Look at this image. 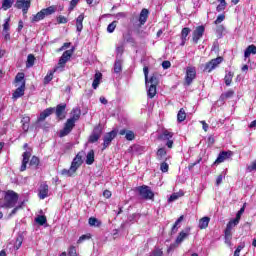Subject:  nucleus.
Returning a JSON list of instances; mask_svg holds the SVG:
<instances>
[{
	"label": "nucleus",
	"instance_id": "37998d69",
	"mask_svg": "<svg viewBox=\"0 0 256 256\" xmlns=\"http://www.w3.org/2000/svg\"><path fill=\"white\" fill-rule=\"evenodd\" d=\"M56 71H50L47 73V75L44 78V85H49V83H51V81H53V73H55Z\"/></svg>",
	"mask_w": 256,
	"mask_h": 256
},
{
	"label": "nucleus",
	"instance_id": "5fc2aeb1",
	"mask_svg": "<svg viewBox=\"0 0 256 256\" xmlns=\"http://www.w3.org/2000/svg\"><path fill=\"white\" fill-rule=\"evenodd\" d=\"M225 21V15L220 14L217 19L214 21L215 25H219V23H223Z\"/></svg>",
	"mask_w": 256,
	"mask_h": 256
},
{
	"label": "nucleus",
	"instance_id": "58836bf2",
	"mask_svg": "<svg viewBox=\"0 0 256 256\" xmlns=\"http://www.w3.org/2000/svg\"><path fill=\"white\" fill-rule=\"evenodd\" d=\"M233 72H228L226 73L225 77H224V81H225V85L227 87H229V85H231L232 81H233Z\"/></svg>",
	"mask_w": 256,
	"mask_h": 256
},
{
	"label": "nucleus",
	"instance_id": "4c0bfd02",
	"mask_svg": "<svg viewBox=\"0 0 256 256\" xmlns=\"http://www.w3.org/2000/svg\"><path fill=\"white\" fill-rule=\"evenodd\" d=\"M88 223L90 227H99L101 225V221L95 217H90Z\"/></svg>",
	"mask_w": 256,
	"mask_h": 256
},
{
	"label": "nucleus",
	"instance_id": "aec40b11",
	"mask_svg": "<svg viewBox=\"0 0 256 256\" xmlns=\"http://www.w3.org/2000/svg\"><path fill=\"white\" fill-rule=\"evenodd\" d=\"M156 159L158 161H167V150L165 148H159L156 153Z\"/></svg>",
	"mask_w": 256,
	"mask_h": 256
},
{
	"label": "nucleus",
	"instance_id": "3c124183",
	"mask_svg": "<svg viewBox=\"0 0 256 256\" xmlns=\"http://www.w3.org/2000/svg\"><path fill=\"white\" fill-rule=\"evenodd\" d=\"M21 245H23V239L21 237H18L16 239L15 245H14V249L17 251L21 248Z\"/></svg>",
	"mask_w": 256,
	"mask_h": 256
},
{
	"label": "nucleus",
	"instance_id": "393cba45",
	"mask_svg": "<svg viewBox=\"0 0 256 256\" xmlns=\"http://www.w3.org/2000/svg\"><path fill=\"white\" fill-rule=\"evenodd\" d=\"M251 55H256V46L253 44L249 45L244 52L245 59H249Z\"/></svg>",
	"mask_w": 256,
	"mask_h": 256
},
{
	"label": "nucleus",
	"instance_id": "a878e982",
	"mask_svg": "<svg viewBox=\"0 0 256 256\" xmlns=\"http://www.w3.org/2000/svg\"><path fill=\"white\" fill-rule=\"evenodd\" d=\"M101 79H103V74H101V72H96L94 75L93 83H92L93 89H97V87H99V84L101 83Z\"/></svg>",
	"mask_w": 256,
	"mask_h": 256
},
{
	"label": "nucleus",
	"instance_id": "a211bd4d",
	"mask_svg": "<svg viewBox=\"0 0 256 256\" xmlns=\"http://www.w3.org/2000/svg\"><path fill=\"white\" fill-rule=\"evenodd\" d=\"M38 195L40 199H46V197H49V185L47 184L40 185Z\"/></svg>",
	"mask_w": 256,
	"mask_h": 256
},
{
	"label": "nucleus",
	"instance_id": "6e6552de",
	"mask_svg": "<svg viewBox=\"0 0 256 256\" xmlns=\"http://www.w3.org/2000/svg\"><path fill=\"white\" fill-rule=\"evenodd\" d=\"M31 7V0H17L15 4L16 9H22L23 15H27V11Z\"/></svg>",
	"mask_w": 256,
	"mask_h": 256
},
{
	"label": "nucleus",
	"instance_id": "338daca9",
	"mask_svg": "<svg viewBox=\"0 0 256 256\" xmlns=\"http://www.w3.org/2000/svg\"><path fill=\"white\" fill-rule=\"evenodd\" d=\"M3 31H4V32L9 31V19H7V20L5 21V23L3 24Z\"/></svg>",
	"mask_w": 256,
	"mask_h": 256
},
{
	"label": "nucleus",
	"instance_id": "a19ab883",
	"mask_svg": "<svg viewBox=\"0 0 256 256\" xmlns=\"http://www.w3.org/2000/svg\"><path fill=\"white\" fill-rule=\"evenodd\" d=\"M124 43H131L132 45H135V38L131 36L130 33L123 35Z\"/></svg>",
	"mask_w": 256,
	"mask_h": 256
},
{
	"label": "nucleus",
	"instance_id": "79ce46f5",
	"mask_svg": "<svg viewBox=\"0 0 256 256\" xmlns=\"http://www.w3.org/2000/svg\"><path fill=\"white\" fill-rule=\"evenodd\" d=\"M219 5L216 7V11L221 13V11H225L227 7V2L225 0H219Z\"/></svg>",
	"mask_w": 256,
	"mask_h": 256
},
{
	"label": "nucleus",
	"instance_id": "4468645a",
	"mask_svg": "<svg viewBox=\"0 0 256 256\" xmlns=\"http://www.w3.org/2000/svg\"><path fill=\"white\" fill-rule=\"evenodd\" d=\"M25 95V82H22L20 86L14 91L12 94L13 101H17L20 97H23Z\"/></svg>",
	"mask_w": 256,
	"mask_h": 256
},
{
	"label": "nucleus",
	"instance_id": "49530a36",
	"mask_svg": "<svg viewBox=\"0 0 256 256\" xmlns=\"http://www.w3.org/2000/svg\"><path fill=\"white\" fill-rule=\"evenodd\" d=\"M35 222L38 225H45V223H47V217H45L44 215H40L35 218Z\"/></svg>",
	"mask_w": 256,
	"mask_h": 256
},
{
	"label": "nucleus",
	"instance_id": "bf43d9fd",
	"mask_svg": "<svg viewBox=\"0 0 256 256\" xmlns=\"http://www.w3.org/2000/svg\"><path fill=\"white\" fill-rule=\"evenodd\" d=\"M67 18L65 17V16H58L57 17V22L59 23V24H64V23H67Z\"/></svg>",
	"mask_w": 256,
	"mask_h": 256
},
{
	"label": "nucleus",
	"instance_id": "473e14b6",
	"mask_svg": "<svg viewBox=\"0 0 256 256\" xmlns=\"http://www.w3.org/2000/svg\"><path fill=\"white\" fill-rule=\"evenodd\" d=\"M245 213V207H242L236 214V219L230 220L234 225H239V221H241V215Z\"/></svg>",
	"mask_w": 256,
	"mask_h": 256
},
{
	"label": "nucleus",
	"instance_id": "c85d7f7f",
	"mask_svg": "<svg viewBox=\"0 0 256 256\" xmlns=\"http://www.w3.org/2000/svg\"><path fill=\"white\" fill-rule=\"evenodd\" d=\"M209 221H211V218L205 216L202 219L199 220V229H207L209 227Z\"/></svg>",
	"mask_w": 256,
	"mask_h": 256
},
{
	"label": "nucleus",
	"instance_id": "09e8293b",
	"mask_svg": "<svg viewBox=\"0 0 256 256\" xmlns=\"http://www.w3.org/2000/svg\"><path fill=\"white\" fill-rule=\"evenodd\" d=\"M143 71H144L146 87H149V68L147 66H145L143 68Z\"/></svg>",
	"mask_w": 256,
	"mask_h": 256
},
{
	"label": "nucleus",
	"instance_id": "ddd939ff",
	"mask_svg": "<svg viewBox=\"0 0 256 256\" xmlns=\"http://www.w3.org/2000/svg\"><path fill=\"white\" fill-rule=\"evenodd\" d=\"M101 133H102L101 127L96 126L89 137V143H97L101 138Z\"/></svg>",
	"mask_w": 256,
	"mask_h": 256
},
{
	"label": "nucleus",
	"instance_id": "423d86ee",
	"mask_svg": "<svg viewBox=\"0 0 256 256\" xmlns=\"http://www.w3.org/2000/svg\"><path fill=\"white\" fill-rule=\"evenodd\" d=\"M235 222H232L231 220L228 222L226 229L224 231V239H225V244L228 245V247H231V240L233 239V227H236Z\"/></svg>",
	"mask_w": 256,
	"mask_h": 256
},
{
	"label": "nucleus",
	"instance_id": "052dcab7",
	"mask_svg": "<svg viewBox=\"0 0 256 256\" xmlns=\"http://www.w3.org/2000/svg\"><path fill=\"white\" fill-rule=\"evenodd\" d=\"M77 3H79V0H71L69 10L73 11V9H75V7H77Z\"/></svg>",
	"mask_w": 256,
	"mask_h": 256
},
{
	"label": "nucleus",
	"instance_id": "1a4fd4ad",
	"mask_svg": "<svg viewBox=\"0 0 256 256\" xmlns=\"http://www.w3.org/2000/svg\"><path fill=\"white\" fill-rule=\"evenodd\" d=\"M223 62L222 57H217L216 59H212L210 62L205 64L204 71H207L208 73H211L213 69H216L220 63Z\"/></svg>",
	"mask_w": 256,
	"mask_h": 256
},
{
	"label": "nucleus",
	"instance_id": "0e129e2a",
	"mask_svg": "<svg viewBox=\"0 0 256 256\" xmlns=\"http://www.w3.org/2000/svg\"><path fill=\"white\" fill-rule=\"evenodd\" d=\"M162 67H163V69H169V67H171V62L170 61H163L162 62Z\"/></svg>",
	"mask_w": 256,
	"mask_h": 256
},
{
	"label": "nucleus",
	"instance_id": "0eeeda50",
	"mask_svg": "<svg viewBox=\"0 0 256 256\" xmlns=\"http://www.w3.org/2000/svg\"><path fill=\"white\" fill-rule=\"evenodd\" d=\"M197 77V70L193 66H189L186 68V76H185V83L186 85H191L193 80Z\"/></svg>",
	"mask_w": 256,
	"mask_h": 256
},
{
	"label": "nucleus",
	"instance_id": "de8ad7c7",
	"mask_svg": "<svg viewBox=\"0 0 256 256\" xmlns=\"http://www.w3.org/2000/svg\"><path fill=\"white\" fill-rule=\"evenodd\" d=\"M121 71H122L121 60H116L114 64V73H121Z\"/></svg>",
	"mask_w": 256,
	"mask_h": 256
},
{
	"label": "nucleus",
	"instance_id": "bb28decb",
	"mask_svg": "<svg viewBox=\"0 0 256 256\" xmlns=\"http://www.w3.org/2000/svg\"><path fill=\"white\" fill-rule=\"evenodd\" d=\"M83 19H85V16L83 14H80L76 19V30L78 33H81L83 31Z\"/></svg>",
	"mask_w": 256,
	"mask_h": 256
},
{
	"label": "nucleus",
	"instance_id": "b1692460",
	"mask_svg": "<svg viewBox=\"0 0 256 256\" xmlns=\"http://www.w3.org/2000/svg\"><path fill=\"white\" fill-rule=\"evenodd\" d=\"M119 135H125V139H127V141H133V139H135V133H133L131 130L127 131L122 129L119 131Z\"/></svg>",
	"mask_w": 256,
	"mask_h": 256
},
{
	"label": "nucleus",
	"instance_id": "412c9836",
	"mask_svg": "<svg viewBox=\"0 0 256 256\" xmlns=\"http://www.w3.org/2000/svg\"><path fill=\"white\" fill-rule=\"evenodd\" d=\"M159 141H169L173 139V132H169L168 130H164L162 134L158 136Z\"/></svg>",
	"mask_w": 256,
	"mask_h": 256
},
{
	"label": "nucleus",
	"instance_id": "f704fd0d",
	"mask_svg": "<svg viewBox=\"0 0 256 256\" xmlns=\"http://www.w3.org/2000/svg\"><path fill=\"white\" fill-rule=\"evenodd\" d=\"M13 3H15V0H3L2 9L4 11H7V9H11V7H13Z\"/></svg>",
	"mask_w": 256,
	"mask_h": 256
},
{
	"label": "nucleus",
	"instance_id": "c756f323",
	"mask_svg": "<svg viewBox=\"0 0 256 256\" xmlns=\"http://www.w3.org/2000/svg\"><path fill=\"white\" fill-rule=\"evenodd\" d=\"M95 162V152L90 150L86 156V165H93Z\"/></svg>",
	"mask_w": 256,
	"mask_h": 256
},
{
	"label": "nucleus",
	"instance_id": "7ed1b4c3",
	"mask_svg": "<svg viewBox=\"0 0 256 256\" xmlns=\"http://www.w3.org/2000/svg\"><path fill=\"white\" fill-rule=\"evenodd\" d=\"M4 201V207L7 209H13V207H15L17 204V201H19V195H17V193H15L13 190H9L6 192Z\"/></svg>",
	"mask_w": 256,
	"mask_h": 256
},
{
	"label": "nucleus",
	"instance_id": "f8f14e48",
	"mask_svg": "<svg viewBox=\"0 0 256 256\" xmlns=\"http://www.w3.org/2000/svg\"><path fill=\"white\" fill-rule=\"evenodd\" d=\"M83 157H85V152L81 151L73 159L71 165L76 171L83 165Z\"/></svg>",
	"mask_w": 256,
	"mask_h": 256
},
{
	"label": "nucleus",
	"instance_id": "f3484780",
	"mask_svg": "<svg viewBox=\"0 0 256 256\" xmlns=\"http://www.w3.org/2000/svg\"><path fill=\"white\" fill-rule=\"evenodd\" d=\"M53 113H55V108L50 107V108L45 109L44 111H42L40 113V116L37 119L38 123L45 121V118L49 117L50 115H53Z\"/></svg>",
	"mask_w": 256,
	"mask_h": 256
},
{
	"label": "nucleus",
	"instance_id": "5701e85b",
	"mask_svg": "<svg viewBox=\"0 0 256 256\" xmlns=\"http://www.w3.org/2000/svg\"><path fill=\"white\" fill-rule=\"evenodd\" d=\"M149 17V10L147 9H142L140 16H139V22L140 25H145V23H147V19Z\"/></svg>",
	"mask_w": 256,
	"mask_h": 256
},
{
	"label": "nucleus",
	"instance_id": "9d476101",
	"mask_svg": "<svg viewBox=\"0 0 256 256\" xmlns=\"http://www.w3.org/2000/svg\"><path fill=\"white\" fill-rule=\"evenodd\" d=\"M231 157H233L232 151H222L219 153L217 159L214 162V165H219V164L227 161V159H231Z\"/></svg>",
	"mask_w": 256,
	"mask_h": 256
},
{
	"label": "nucleus",
	"instance_id": "6e6d98bb",
	"mask_svg": "<svg viewBox=\"0 0 256 256\" xmlns=\"http://www.w3.org/2000/svg\"><path fill=\"white\" fill-rule=\"evenodd\" d=\"M87 239H91V235L86 234V235L80 236L77 243H83V241H87Z\"/></svg>",
	"mask_w": 256,
	"mask_h": 256
},
{
	"label": "nucleus",
	"instance_id": "a18cd8bd",
	"mask_svg": "<svg viewBox=\"0 0 256 256\" xmlns=\"http://www.w3.org/2000/svg\"><path fill=\"white\" fill-rule=\"evenodd\" d=\"M42 13H44V17H47L48 15H53V13H55V7L50 6L48 8L42 9Z\"/></svg>",
	"mask_w": 256,
	"mask_h": 256
},
{
	"label": "nucleus",
	"instance_id": "c03bdc74",
	"mask_svg": "<svg viewBox=\"0 0 256 256\" xmlns=\"http://www.w3.org/2000/svg\"><path fill=\"white\" fill-rule=\"evenodd\" d=\"M15 83L22 85V83H25V74L24 73H18L15 77Z\"/></svg>",
	"mask_w": 256,
	"mask_h": 256
},
{
	"label": "nucleus",
	"instance_id": "864d4df0",
	"mask_svg": "<svg viewBox=\"0 0 256 256\" xmlns=\"http://www.w3.org/2000/svg\"><path fill=\"white\" fill-rule=\"evenodd\" d=\"M160 170L162 173H167V171H169V164H167V162H162L160 164Z\"/></svg>",
	"mask_w": 256,
	"mask_h": 256
},
{
	"label": "nucleus",
	"instance_id": "2eb2a0df",
	"mask_svg": "<svg viewBox=\"0 0 256 256\" xmlns=\"http://www.w3.org/2000/svg\"><path fill=\"white\" fill-rule=\"evenodd\" d=\"M203 33H205V27L204 26H198L193 32V42L199 43V39L203 37Z\"/></svg>",
	"mask_w": 256,
	"mask_h": 256
},
{
	"label": "nucleus",
	"instance_id": "9b49d317",
	"mask_svg": "<svg viewBox=\"0 0 256 256\" xmlns=\"http://www.w3.org/2000/svg\"><path fill=\"white\" fill-rule=\"evenodd\" d=\"M115 137H117V131L112 130L111 132L107 133L104 136V143H103V151L104 149H106L107 147H109L111 145V142L113 141V139H115Z\"/></svg>",
	"mask_w": 256,
	"mask_h": 256
},
{
	"label": "nucleus",
	"instance_id": "39448f33",
	"mask_svg": "<svg viewBox=\"0 0 256 256\" xmlns=\"http://www.w3.org/2000/svg\"><path fill=\"white\" fill-rule=\"evenodd\" d=\"M72 56H73V49L66 50L60 57L58 62V67L54 68V71H59V69L60 71H63V68L67 64V61H69V59H71Z\"/></svg>",
	"mask_w": 256,
	"mask_h": 256
},
{
	"label": "nucleus",
	"instance_id": "680f3d73",
	"mask_svg": "<svg viewBox=\"0 0 256 256\" xmlns=\"http://www.w3.org/2000/svg\"><path fill=\"white\" fill-rule=\"evenodd\" d=\"M21 123L25 124V125L29 124V123H31V118L29 116H24V117H22Z\"/></svg>",
	"mask_w": 256,
	"mask_h": 256
},
{
	"label": "nucleus",
	"instance_id": "13d9d810",
	"mask_svg": "<svg viewBox=\"0 0 256 256\" xmlns=\"http://www.w3.org/2000/svg\"><path fill=\"white\" fill-rule=\"evenodd\" d=\"M30 165H39V158L37 156H33L30 160Z\"/></svg>",
	"mask_w": 256,
	"mask_h": 256
},
{
	"label": "nucleus",
	"instance_id": "8fccbe9b",
	"mask_svg": "<svg viewBox=\"0 0 256 256\" xmlns=\"http://www.w3.org/2000/svg\"><path fill=\"white\" fill-rule=\"evenodd\" d=\"M115 29H117V21H113L112 23H110L107 27V31L109 33H113L115 31Z\"/></svg>",
	"mask_w": 256,
	"mask_h": 256
},
{
	"label": "nucleus",
	"instance_id": "e433bc0d",
	"mask_svg": "<svg viewBox=\"0 0 256 256\" xmlns=\"http://www.w3.org/2000/svg\"><path fill=\"white\" fill-rule=\"evenodd\" d=\"M177 119L179 123H183L185 119H187V113H185V109L181 108L177 114Z\"/></svg>",
	"mask_w": 256,
	"mask_h": 256
},
{
	"label": "nucleus",
	"instance_id": "f257e3e1",
	"mask_svg": "<svg viewBox=\"0 0 256 256\" xmlns=\"http://www.w3.org/2000/svg\"><path fill=\"white\" fill-rule=\"evenodd\" d=\"M71 117L66 121L64 128L60 131L59 137H67L73 128L75 127V122L79 121L81 118V109L73 108L71 111Z\"/></svg>",
	"mask_w": 256,
	"mask_h": 256
},
{
	"label": "nucleus",
	"instance_id": "ea45409f",
	"mask_svg": "<svg viewBox=\"0 0 256 256\" xmlns=\"http://www.w3.org/2000/svg\"><path fill=\"white\" fill-rule=\"evenodd\" d=\"M35 65V56L33 54H29L26 61V67L30 68Z\"/></svg>",
	"mask_w": 256,
	"mask_h": 256
},
{
	"label": "nucleus",
	"instance_id": "72a5a7b5",
	"mask_svg": "<svg viewBox=\"0 0 256 256\" xmlns=\"http://www.w3.org/2000/svg\"><path fill=\"white\" fill-rule=\"evenodd\" d=\"M183 192H175L168 198V203H173L174 201H177L180 197H183Z\"/></svg>",
	"mask_w": 256,
	"mask_h": 256
},
{
	"label": "nucleus",
	"instance_id": "20e7f679",
	"mask_svg": "<svg viewBox=\"0 0 256 256\" xmlns=\"http://www.w3.org/2000/svg\"><path fill=\"white\" fill-rule=\"evenodd\" d=\"M136 191L139 193L141 199L149 200L155 197V193H153L151 188L147 185L137 187Z\"/></svg>",
	"mask_w": 256,
	"mask_h": 256
},
{
	"label": "nucleus",
	"instance_id": "e2e57ef3",
	"mask_svg": "<svg viewBox=\"0 0 256 256\" xmlns=\"http://www.w3.org/2000/svg\"><path fill=\"white\" fill-rule=\"evenodd\" d=\"M123 51H125V48L123 46H118L116 48L117 55H123Z\"/></svg>",
	"mask_w": 256,
	"mask_h": 256
},
{
	"label": "nucleus",
	"instance_id": "f03ea898",
	"mask_svg": "<svg viewBox=\"0 0 256 256\" xmlns=\"http://www.w3.org/2000/svg\"><path fill=\"white\" fill-rule=\"evenodd\" d=\"M150 84L147 95L149 99H153L157 95V85H159V75L157 73L152 74V76L149 79Z\"/></svg>",
	"mask_w": 256,
	"mask_h": 256
},
{
	"label": "nucleus",
	"instance_id": "603ef678",
	"mask_svg": "<svg viewBox=\"0 0 256 256\" xmlns=\"http://www.w3.org/2000/svg\"><path fill=\"white\" fill-rule=\"evenodd\" d=\"M181 221H183V216H180L176 222L174 223L173 227H172V233H175L177 231V226L179 225V223H181Z\"/></svg>",
	"mask_w": 256,
	"mask_h": 256
},
{
	"label": "nucleus",
	"instance_id": "69168bd1",
	"mask_svg": "<svg viewBox=\"0 0 256 256\" xmlns=\"http://www.w3.org/2000/svg\"><path fill=\"white\" fill-rule=\"evenodd\" d=\"M152 256H163V251L156 249L153 251Z\"/></svg>",
	"mask_w": 256,
	"mask_h": 256
},
{
	"label": "nucleus",
	"instance_id": "6ab92c4d",
	"mask_svg": "<svg viewBox=\"0 0 256 256\" xmlns=\"http://www.w3.org/2000/svg\"><path fill=\"white\" fill-rule=\"evenodd\" d=\"M23 160H22V165L20 167V171H25L27 169V163H29V159L31 157V152L26 151L22 155Z\"/></svg>",
	"mask_w": 256,
	"mask_h": 256
},
{
	"label": "nucleus",
	"instance_id": "4be33fe9",
	"mask_svg": "<svg viewBox=\"0 0 256 256\" xmlns=\"http://www.w3.org/2000/svg\"><path fill=\"white\" fill-rule=\"evenodd\" d=\"M60 173L63 177H73L77 170L71 165L69 169H63Z\"/></svg>",
	"mask_w": 256,
	"mask_h": 256
},
{
	"label": "nucleus",
	"instance_id": "cd10ccee",
	"mask_svg": "<svg viewBox=\"0 0 256 256\" xmlns=\"http://www.w3.org/2000/svg\"><path fill=\"white\" fill-rule=\"evenodd\" d=\"M189 231L190 229L188 228L185 231H182L179 233L178 237L176 238V243L179 244V243H183V241H185V239H187V237H189Z\"/></svg>",
	"mask_w": 256,
	"mask_h": 256
},
{
	"label": "nucleus",
	"instance_id": "c9c22d12",
	"mask_svg": "<svg viewBox=\"0 0 256 256\" xmlns=\"http://www.w3.org/2000/svg\"><path fill=\"white\" fill-rule=\"evenodd\" d=\"M42 19H45V14L41 10L36 15L32 17V23H38V21H42Z\"/></svg>",
	"mask_w": 256,
	"mask_h": 256
},
{
	"label": "nucleus",
	"instance_id": "4d7b16f0",
	"mask_svg": "<svg viewBox=\"0 0 256 256\" xmlns=\"http://www.w3.org/2000/svg\"><path fill=\"white\" fill-rule=\"evenodd\" d=\"M69 256H77V249L74 246H71L68 251Z\"/></svg>",
	"mask_w": 256,
	"mask_h": 256
},
{
	"label": "nucleus",
	"instance_id": "dca6fc26",
	"mask_svg": "<svg viewBox=\"0 0 256 256\" xmlns=\"http://www.w3.org/2000/svg\"><path fill=\"white\" fill-rule=\"evenodd\" d=\"M65 109H67V104H59L56 106V117L60 120L65 119Z\"/></svg>",
	"mask_w": 256,
	"mask_h": 256
},
{
	"label": "nucleus",
	"instance_id": "7c9ffc66",
	"mask_svg": "<svg viewBox=\"0 0 256 256\" xmlns=\"http://www.w3.org/2000/svg\"><path fill=\"white\" fill-rule=\"evenodd\" d=\"M191 33V29L190 28H183L182 32H181V39H182V43L181 45H185V41H187V36Z\"/></svg>",
	"mask_w": 256,
	"mask_h": 256
},
{
	"label": "nucleus",
	"instance_id": "774afa93",
	"mask_svg": "<svg viewBox=\"0 0 256 256\" xmlns=\"http://www.w3.org/2000/svg\"><path fill=\"white\" fill-rule=\"evenodd\" d=\"M248 171H256V160L252 163V165L248 166Z\"/></svg>",
	"mask_w": 256,
	"mask_h": 256
},
{
	"label": "nucleus",
	"instance_id": "2f4dec72",
	"mask_svg": "<svg viewBox=\"0 0 256 256\" xmlns=\"http://www.w3.org/2000/svg\"><path fill=\"white\" fill-rule=\"evenodd\" d=\"M233 95H235V91L228 90L227 92L221 94L220 101H225L227 99H231V98H233Z\"/></svg>",
	"mask_w": 256,
	"mask_h": 256
}]
</instances>
